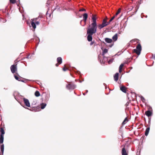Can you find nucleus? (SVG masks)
<instances>
[{
    "instance_id": "obj_1",
    "label": "nucleus",
    "mask_w": 155,
    "mask_h": 155,
    "mask_svg": "<svg viewBox=\"0 0 155 155\" xmlns=\"http://www.w3.org/2000/svg\"><path fill=\"white\" fill-rule=\"evenodd\" d=\"M92 19V22L89 25L87 30V34L88 35L87 39L89 41H92V35L95 33L97 31V26L96 16L93 15Z\"/></svg>"
},
{
    "instance_id": "obj_2",
    "label": "nucleus",
    "mask_w": 155,
    "mask_h": 155,
    "mask_svg": "<svg viewBox=\"0 0 155 155\" xmlns=\"http://www.w3.org/2000/svg\"><path fill=\"white\" fill-rule=\"evenodd\" d=\"M141 50V47L140 44H138L136 49L133 50L134 52L135 53L138 55H139L140 53V51Z\"/></svg>"
},
{
    "instance_id": "obj_3",
    "label": "nucleus",
    "mask_w": 155,
    "mask_h": 155,
    "mask_svg": "<svg viewBox=\"0 0 155 155\" xmlns=\"http://www.w3.org/2000/svg\"><path fill=\"white\" fill-rule=\"evenodd\" d=\"M39 18V16H38V18H36L31 19V25L32 27L33 28L34 30L36 28V25L35 23V21H37L38 18Z\"/></svg>"
},
{
    "instance_id": "obj_4",
    "label": "nucleus",
    "mask_w": 155,
    "mask_h": 155,
    "mask_svg": "<svg viewBox=\"0 0 155 155\" xmlns=\"http://www.w3.org/2000/svg\"><path fill=\"white\" fill-rule=\"evenodd\" d=\"M76 87V86L74 84H69L66 85V88L69 89H71L73 90Z\"/></svg>"
},
{
    "instance_id": "obj_5",
    "label": "nucleus",
    "mask_w": 155,
    "mask_h": 155,
    "mask_svg": "<svg viewBox=\"0 0 155 155\" xmlns=\"http://www.w3.org/2000/svg\"><path fill=\"white\" fill-rule=\"evenodd\" d=\"M12 72L14 74L15 72L17 71V67L16 65H12L10 68Z\"/></svg>"
},
{
    "instance_id": "obj_6",
    "label": "nucleus",
    "mask_w": 155,
    "mask_h": 155,
    "mask_svg": "<svg viewBox=\"0 0 155 155\" xmlns=\"http://www.w3.org/2000/svg\"><path fill=\"white\" fill-rule=\"evenodd\" d=\"M23 101L25 105L28 107H30V105L28 100L25 98H23Z\"/></svg>"
},
{
    "instance_id": "obj_7",
    "label": "nucleus",
    "mask_w": 155,
    "mask_h": 155,
    "mask_svg": "<svg viewBox=\"0 0 155 155\" xmlns=\"http://www.w3.org/2000/svg\"><path fill=\"white\" fill-rule=\"evenodd\" d=\"M107 18L104 19L102 23L103 25L105 27L108 25L109 24V22H107Z\"/></svg>"
},
{
    "instance_id": "obj_8",
    "label": "nucleus",
    "mask_w": 155,
    "mask_h": 155,
    "mask_svg": "<svg viewBox=\"0 0 155 155\" xmlns=\"http://www.w3.org/2000/svg\"><path fill=\"white\" fill-rule=\"evenodd\" d=\"M145 114L148 117H149L152 115V113L150 110H148L145 112Z\"/></svg>"
},
{
    "instance_id": "obj_9",
    "label": "nucleus",
    "mask_w": 155,
    "mask_h": 155,
    "mask_svg": "<svg viewBox=\"0 0 155 155\" xmlns=\"http://www.w3.org/2000/svg\"><path fill=\"white\" fill-rule=\"evenodd\" d=\"M105 41L107 43H110L112 42V40L108 38H105Z\"/></svg>"
},
{
    "instance_id": "obj_10",
    "label": "nucleus",
    "mask_w": 155,
    "mask_h": 155,
    "mask_svg": "<svg viewBox=\"0 0 155 155\" xmlns=\"http://www.w3.org/2000/svg\"><path fill=\"white\" fill-rule=\"evenodd\" d=\"M83 20L85 22H86V20L87 19V13H84L83 15Z\"/></svg>"
},
{
    "instance_id": "obj_11",
    "label": "nucleus",
    "mask_w": 155,
    "mask_h": 155,
    "mask_svg": "<svg viewBox=\"0 0 155 155\" xmlns=\"http://www.w3.org/2000/svg\"><path fill=\"white\" fill-rule=\"evenodd\" d=\"M119 73H116L114 76V80L115 81H117L118 79Z\"/></svg>"
},
{
    "instance_id": "obj_12",
    "label": "nucleus",
    "mask_w": 155,
    "mask_h": 155,
    "mask_svg": "<svg viewBox=\"0 0 155 155\" xmlns=\"http://www.w3.org/2000/svg\"><path fill=\"white\" fill-rule=\"evenodd\" d=\"M1 152L2 153V155H3L4 151V145L2 144L0 147Z\"/></svg>"
},
{
    "instance_id": "obj_13",
    "label": "nucleus",
    "mask_w": 155,
    "mask_h": 155,
    "mask_svg": "<svg viewBox=\"0 0 155 155\" xmlns=\"http://www.w3.org/2000/svg\"><path fill=\"white\" fill-rule=\"evenodd\" d=\"M106 59L107 61H108L107 58H106L105 56H104L103 57V59L102 61H101V60L100 62L102 64H104V62L106 61L105 60Z\"/></svg>"
},
{
    "instance_id": "obj_14",
    "label": "nucleus",
    "mask_w": 155,
    "mask_h": 155,
    "mask_svg": "<svg viewBox=\"0 0 155 155\" xmlns=\"http://www.w3.org/2000/svg\"><path fill=\"white\" fill-rule=\"evenodd\" d=\"M122 155H127L124 148H123L122 150Z\"/></svg>"
},
{
    "instance_id": "obj_15",
    "label": "nucleus",
    "mask_w": 155,
    "mask_h": 155,
    "mask_svg": "<svg viewBox=\"0 0 155 155\" xmlns=\"http://www.w3.org/2000/svg\"><path fill=\"white\" fill-rule=\"evenodd\" d=\"M150 130V128L149 127H148L147 128V129L145 130V134L146 136H147L149 134V132Z\"/></svg>"
},
{
    "instance_id": "obj_16",
    "label": "nucleus",
    "mask_w": 155,
    "mask_h": 155,
    "mask_svg": "<svg viewBox=\"0 0 155 155\" xmlns=\"http://www.w3.org/2000/svg\"><path fill=\"white\" fill-rule=\"evenodd\" d=\"M57 61L60 64H61L62 62V59L60 57H58L57 59Z\"/></svg>"
},
{
    "instance_id": "obj_17",
    "label": "nucleus",
    "mask_w": 155,
    "mask_h": 155,
    "mask_svg": "<svg viewBox=\"0 0 155 155\" xmlns=\"http://www.w3.org/2000/svg\"><path fill=\"white\" fill-rule=\"evenodd\" d=\"M0 132H1V136H4L5 133L4 130L3 128H1L0 130Z\"/></svg>"
},
{
    "instance_id": "obj_18",
    "label": "nucleus",
    "mask_w": 155,
    "mask_h": 155,
    "mask_svg": "<svg viewBox=\"0 0 155 155\" xmlns=\"http://www.w3.org/2000/svg\"><path fill=\"white\" fill-rule=\"evenodd\" d=\"M112 39L114 41H116L117 39V34H115L112 37Z\"/></svg>"
},
{
    "instance_id": "obj_19",
    "label": "nucleus",
    "mask_w": 155,
    "mask_h": 155,
    "mask_svg": "<svg viewBox=\"0 0 155 155\" xmlns=\"http://www.w3.org/2000/svg\"><path fill=\"white\" fill-rule=\"evenodd\" d=\"M126 87L123 86L122 87H120V90L123 92L126 93Z\"/></svg>"
},
{
    "instance_id": "obj_20",
    "label": "nucleus",
    "mask_w": 155,
    "mask_h": 155,
    "mask_svg": "<svg viewBox=\"0 0 155 155\" xmlns=\"http://www.w3.org/2000/svg\"><path fill=\"white\" fill-rule=\"evenodd\" d=\"M4 141V136H1L0 137V143H2Z\"/></svg>"
},
{
    "instance_id": "obj_21",
    "label": "nucleus",
    "mask_w": 155,
    "mask_h": 155,
    "mask_svg": "<svg viewBox=\"0 0 155 155\" xmlns=\"http://www.w3.org/2000/svg\"><path fill=\"white\" fill-rule=\"evenodd\" d=\"M46 105V104L45 103H42L41 104V108L42 109H44Z\"/></svg>"
},
{
    "instance_id": "obj_22",
    "label": "nucleus",
    "mask_w": 155,
    "mask_h": 155,
    "mask_svg": "<svg viewBox=\"0 0 155 155\" xmlns=\"http://www.w3.org/2000/svg\"><path fill=\"white\" fill-rule=\"evenodd\" d=\"M107 52H108V49H106V48L104 49V50L103 51L102 55H104L106 53H107Z\"/></svg>"
},
{
    "instance_id": "obj_23",
    "label": "nucleus",
    "mask_w": 155,
    "mask_h": 155,
    "mask_svg": "<svg viewBox=\"0 0 155 155\" xmlns=\"http://www.w3.org/2000/svg\"><path fill=\"white\" fill-rule=\"evenodd\" d=\"M35 95L36 97H38L40 95V94L38 91H36L35 92Z\"/></svg>"
},
{
    "instance_id": "obj_24",
    "label": "nucleus",
    "mask_w": 155,
    "mask_h": 155,
    "mask_svg": "<svg viewBox=\"0 0 155 155\" xmlns=\"http://www.w3.org/2000/svg\"><path fill=\"white\" fill-rule=\"evenodd\" d=\"M128 121L127 117H126L122 123V124L124 125Z\"/></svg>"
},
{
    "instance_id": "obj_25",
    "label": "nucleus",
    "mask_w": 155,
    "mask_h": 155,
    "mask_svg": "<svg viewBox=\"0 0 155 155\" xmlns=\"http://www.w3.org/2000/svg\"><path fill=\"white\" fill-rule=\"evenodd\" d=\"M14 77L17 80H18L19 81H21V77H18V76L14 75Z\"/></svg>"
},
{
    "instance_id": "obj_26",
    "label": "nucleus",
    "mask_w": 155,
    "mask_h": 155,
    "mask_svg": "<svg viewBox=\"0 0 155 155\" xmlns=\"http://www.w3.org/2000/svg\"><path fill=\"white\" fill-rule=\"evenodd\" d=\"M98 28L100 29H101V28H103L105 26H104L103 24H100L98 25Z\"/></svg>"
},
{
    "instance_id": "obj_27",
    "label": "nucleus",
    "mask_w": 155,
    "mask_h": 155,
    "mask_svg": "<svg viewBox=\"0 0 155 155\" xmlns=\"http://www.w3.org/2000/svg\"><path fill=\"white\" fill-rule=\"evenodd\" d=\"M121 10V8H119L118 9L117 12V13H116V14H115V16H117L120 12Z\"/></svg>"
},
{
    "instance_id": "obj_28",
    "label": "nucleus",
    "mask_w": 155,
    "mask_h": 155,
    "mask_svg": "<svg viewBox=\"0 0 155 155\" xmlns=\"http://www.w3.org/2000/svg\"><path fill=\"white\" fill-rule=\"evenodd\" d=\"M114 60V59L112 58V59H110L109 61H108V64H110Z\"/></svg>"
},
{
    "instance_id": "obj_29",
    "label": "nucleus",
    "mask_w": 155,
    "mask_h": 155,
    "mask_svg": "<svg viewBox=\"0 0 155 155\" xmlns=\"http://www.w3.org/2000/svg\"><path fill=\"white\" fill-rule=\"evenodd\" d=\"M115 17V16H114L113 17H112L111 19L109 20V21L108 22H109V24L111 22L114 18Z\"/></svg>"
},
{
    "instance_id": "obj_30",
    "label": "nucleus",
    "mask_w": 155,
    "mask_h": 155,
    "mask_svg": "<svg viewBox=\"0 0 155 155\" xmlns=\"http://www.w3.org/2000/svg\"><path fill=\"white\" fill-rule=\"evenodd\" d=\"M141 100L143 102H144L145 101V99L142 96L141 97Z\"/></svg>"
},
{
    "instance_id": "obj_31",
    "label": "nucleus",
    "mask_w": 155,
    "mask_h": 155,
    "mask_svg": "<svg viewBox=\"0 0 155 155\" xmlns=\"http://www.w3.org/2000/svg\"><path fill=\"white\" fill-rule=\"evenodd\" d=\"M10 2L13 3L14 4L15 3V0H10Z\"/></svg>"
},
{
    "instance_id": "obj_32",
    "label": "nucleus",
    "mask_w": 155,
    "mask_h": 155,
    "mask_svg": "<svg viewBox=\"0 0 155 155\" xmlns=\"http://www.w3.org/2000/svg\"><path fill=\"white\" fill-rule=\"evenodd\" d=\"M123 66L124 64H122L120 65V66H119V68L122 69Z\"/></svg>"
},
{
    "instance_id": "obj_33",
    "label": "nucleus",
    "mask_w": 155,
    "mask_h": 155,
    "mask_svg": "<svg viewBox=\"0 0 155 155\" xmlns=\"http://www.w3.org/2000/svg\"><path fill=\"white\" fill-rule=\"evenodd\" d=\"M35 25H39V23H40V22H39L38 21H35Z\"/></svg>"
},
{
    "instance_id": "obj_34",
    "label": "nucleus",
    "mask_w": 155,
    "mask_h": 155,
    "mask_svg": "<svg viewBox=\"0 0 155 155\" xmlns=\"http://www.w3.org/2000/svg\"><path fill=\"white\" fill-rule=\"evenodd\" d=\"M63 70L64 71H65L66 70H68V68H65V65L64 67L63 68Z\"/></svg>"
},
{
    "instance_id": "obj_35",
    "label": "nucleus",
    "mask_w": 155,
    "mask_h": 155,
    "mask_svg": "<svg viewBox=\"0 0 155 155\" xmlns=\"http://www.w3.org/2000/svg\"><path fill=\"white\" fill-rule=\"evenodd\" d=\"M36 102L35 101H34L32 103V105H35L36 104Z\"/></svg>"
},
{
    "instance_id": "obj_36",
    "label": "nucleus",
    "mask_w": 155,
    "mask_h": 155,
    "mask_svg": "<svg viewBox=\"0 0 155 155\" xmlns=\"http://www.w3.org/2000/svg\"><path fill=\"white\" fill-rule=\"evenodd\" d=\"M79 11L80 12L85 11V9L83 8L80 9Z\"/></svg>"
},
{
    "instance_id": "obj_37",
    "label": "nucleus",
    "mask_w": 155,
    "mask_h": 155,
    "mask_svg": "<svg viewBox=\"0 0 155 155\" xmlns=\"http://www.w3.org/2000/svg\"><path fill=\"white\" fill-rule=\"evenodd\" d=\"M136 12L137 11L138 8H139V7L137 6L136 7Z\"/></svg>"
},
{
    "instance_id": "obj_38",
    "label": "nucleus",
    "mask_w": 155,
    "mask_h": 155,
    "mask_svg": "<svg viewBox=\"0 0 155 155\" xmlns=\"http://www.w3.org/2000/svg\"><path fill=\"white\" fill-rule=\"evenodd\" d=\"M133 8V7H132L131 8H129L128 10L129 11L131 10Z\"/></svg>"
},
{
    "instance_id": "obj_39",
    "label": "nucleus",
    "mask_w": 155,
    "mask_h": 155,
    "mask_svg": "<svg viewBox=\"0 0 155 155\" xmlns=\"http://www.w3.org/2000/svg\"><path fill=\"white\" fill-rule=\"evenodd\" d=\"M121 71H122V69L119 68V72L120 73L121 72Z\"/></svg>"
},
{
    "instance_id": "obj_40",
    "label": "nucleus",
    "mask_w": 155,
    "mask_h": 155,
    "mask_svg": "<svg viewBox=\"0 0 155 155\" xmlns=\"http://www.w3.org/2000/svg\"><path fill=\"white\" fill-rule=\"evenodd\" d=\"M94 43V42L92 41L90 43V45H92Z\"/></svg>"
},
{
    "instance_id": "obj_41",
    "label": "nucleus",
    "mask_w": 155,
    "mask_h": 155,
    "mask_svg": "<svg viewBox=\"0 0 155 155\" xmlns=\"http://www.w3.org/2000/svg\"><path fill=\"white\" fill-rule=\"evenodd\" d=\"M20 81L22 82H25V81H24L23 80H21V81Z\"/></svg>"
},
{
    "instance_id": "obj_42",
    "label": "nucleus",
    "mask_w": 155,
    "mask_h": 155,
    "mask_svg": "<svg viewBox=\"0 0 155 155\" xmlns=\"http://www.w3.org/2000/svg\"><path fill=\"white\" fill-rule=\"evenodd\" d=\"M113 45V44H112V45H109V46L110 47H111Z\"/></svg>"
},
{
    "instance_id": "obj_43",
    "label": "nucleus",
    "mask_w": 155,
    "mask_h": 155,
    "mask_svg": "<svg viewBox=\"0 0 155 155\" xmlns=\"http://www.w3.org/2000/svg\"><path fill=\"white\" fill-rule=\"evenodd\" d=\"M58 64H56V66H57V67H58Z\"/></svg>"
},
{
    "instance_id": "obj_44",
    "label": "nucleus",
    "mask_w": 155,
    "mask_h": 155,
    "mask_svg": "<svg viewBox=\"0 0 155 155\" xmlns=\"http://www.w3.org/2000/svg\"><path fill=\"white\" fill-rule=\"evenodd\" d=\"M26 58H29V55L27 56V57H26Z\"/></svg>"
},
{
    "instance_id": "obj_45",
    "label": "nucleus",
    "mask_w": 155,
    "mask_h": 155,
    "mask_svg": "<svg viewBox=\"0 0 155 155\" xmlns=\"http://www.w3.org/2000/svg\"><path fill=\"white\" fill-rule=\"evenodd\" d=\"M79 82H80V83H81L82 81H79Z\"/></svg>"
},
{
    "instance_id": "obj_46",
    "label": "nucleus",
    "mask_w": 155,
    "mask_h": 155,
    "mask_svg": "<svg viewBox=\"0 0 155 155\" xmlns=\"http://www.w3.org/2000/svg\"><path fill=\"white\" fill-rule=\"evenodd\" d=\"M83 94L84 95H85V94L84 93H83Z\"/></svg>"
},
{
    "instance_id": "obj_47",
    "label": "nucleus",
    "mask_w": 155,
    "mask_h": 155,
    "mask_svg": "<svg viewBox=\"0 0 155 155\" xmlns=\"http://www.w3.org/2000/svg\"><path fill=\"white\" fill-rule=\"evenodd\" d=\"M153 57H154V58H155V55H154V56H153Z\"/></svg>"
},
{
    "instance_id": "obj_48",
    "label": "nucleus",
    "mask_w": 155,
    "mask_h": 155,
    "mask_svg": "<svg viewBox=\"0 0 155 155\" xmlns=\"http://www.w3.org/2000/svg\"><path fill=\"white\" fill-rule=\"evenodd\" d=\"M153 57H154V58H155V55H154V56H153Z\"/></svg>"
},
{
    "instance_id": "obj_49",
    "label": "nucleus",
    "mask_w": 155,
    "mask_h": 155,
    "mask_svg": "<svg viewBox=\"0 0 155 155\" xmlns=\"http://www.w3.org/2000/svg\"><path fill=\"white\" fill-rule=\"evenodd\" d=\"M88 92V91H87L86 92L87 93Z\"/></svg>"
},
{
    "instance_id": "obj_50",
    "label": "nucleus",
    "mask_w": 155,
    "mask_h": 155,
    "mask_svg": "<svg viewBox=\"0 0 155 155\" xmlns=\"http://www.w3.org/2000/svg\"><path fill=\"white\" fill-rule=\"evenodd\" d=\"M46 15H48V14H47V13H46Z\"/></svg>"
},
{
    "instance_id": "obj_51",
    "label": "nucleus",
    "mask_w": 155,
    "mask_h": 155,
    "mask_svg": "<svg viewBox=\"0 0 155 155\" xmlns=\"http://www.w3.org/2000/svg\"><path fill=\"white\" fill-rule=\"evenodd\" d=\"M134 41V40H133L132 41Z\"/></svg>"
}]
</instances>
